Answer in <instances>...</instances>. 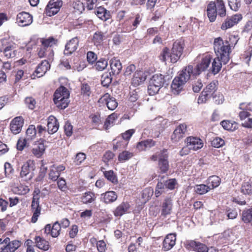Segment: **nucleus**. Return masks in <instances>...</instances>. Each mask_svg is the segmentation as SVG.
Returning <instances> with one entry per match:
<instances>
[{
	"mask_svg": "<svg viewBox=\"0 0 252 252\" xmlns=\"http://www.w3.org/2000/svg\"><path fill=\"white\" fill-rule=\"evenodd\" d=\"M211 60V56L206 55L202 58L196 67H193L191 65L185 67L178 76L172 81L171 86L172 92L176 94H179L183 90L185 84L191 77L199 75L201 72L208 68Z\"/></svg>",
	"mask_w": 252,
	"mask_h": 252,
	"instance_id": "nucleus-1",
	"label": "nucleus"
},
{
	"mask_svg": "<svg viewBox=\"0 0 252 252\" xmlns=\"http://www.w3.org/2000/svg\"><path fill=\"white\" fill-rule=\"evenodd\" d=\"M184 48V43L182 40H177L173 44L171 51L167 47L163 49L159 58L160 61L165 62L167 58H170L172 63H176L181 57Z\"/></svg>",
	"mask_w": 252,
	"mask_h": 252,
	"instance_id": "nucleus-2",
	"label": "nucleus"
},
{
	"mask_svg": "<svg viewBox=\"0 0 252 252\" xmlns=\"http://www.w3.org/2000/svg\"><path fill=\"white\" fill-rule=\"evenodd\" d=\"M214 49L217 57L221 59L223 64L227 63L229 61V54L231 52L228 41H224L220 37L216 38L214 41Z\"/></svg>",
	"mask_w": 252,
	"mask_h": 252,
	"instance_id": "nucleus-3",
	"label": "nucleus"
},
{
	"mask_svg": "<svg viewBox=\"0 0 252 252\" xmlns=\"http://www.w3.org/2000/svg\"><path fill=\"white\" fill-rule=\"evenodd\" d=\"M69 96V93L67 89L61 86L54 93V102L58 108L64 109L68 106Z\"/></svg>",
	"mask_w": 252,
	"mask_h": 252,
	"instance_id": "nucleus-4",
	"label": "nucleus"
},
{
	"mask_svg": "<svg viewBox=\"0 0 252 252\" xmlns=\"http://www.w3.org/2000/svg\"><path fill=\"white\" fill-rule=\"evenodd\" d=\"M164 83V76L161 74H156L151 78L148 88L150 95H154L159 91Z\"/></svg>",
	"mask_w": 252,
	"mask_h": 252,
	"instance_id": "nucleus-5",
	"label": "nucleus"
},
{
	"mask_svg": "<svg viewBox=\"0 0 252 252\" xmlns=\"http://www.w3.org/2000/svg\"><path fill=\"white\" fill-rule=\"evenodd\" d=\"M31 207L32 213L31 222L35 223L41 214V207L39 205V197L37 194H33Z\"/></svg>",
	"mask_w": 252,
	"mask_h": 252,
	"instance_id": "nucleus-6",
	"label": "nucleus"
},
{
	"mask_svg": "<svg viewBox=\"0 0 252 252\" xmlns=\"http://www.w3.org/2000/svg\"><path fill=\"white\" fill-rule=\"evenodd\" d=\"M33 22V17L29 13L21 12L19 13L16 16V23L21 27L30 26Z\"/></svg>",
	"mask_w": 252,
	"mask_h": 252,
	"instance_id": "nucleus-7",
	"label": "nucleus"
},
{
	"mask_svg": "<svg viewBox=\"0 0 252 252\" xmlns=\"http://www.w3.org/2000/svg\"><path fill=\"white\" fill-rule=\"evenodd\" d=\"M3 244H4L1 248L0 252H14L21 246V243L18 240L10 241L8 237H6L2 241Z\"/></svg>",
	"mask_w": 252,
	"mask_h": 252,
	"instance_id": "nucleus-8",
	"label": "nucleus"
},
{
	"mask_svg": "<svg viewBox=\"0 0 252 252\" xmlns=\"http://www.w3.org/2000/svg\"><path fill=\"white\" fill-rule=\"evenodd\" d=\"M32 167L31 161H27L21 167L20 177L25 181L31 180L33 177V173L32 172Z\"/></svg>",
	"mask_w": 252,
	"mask_h": 252,
	"instance_id": "nucleus-9",
	"label": "nucleus"
},
{
	"mask_svg": "<svg viewBox=\"0 0 252 252\" xmlns=\"http://www.w3.org/2000/svg\"><path fill=\"white\" fill-rule=\"evenodd\" d=\"M62 5L63 2L61 0H51L46 8V14L49 16L56 14Z\"/></svg>",
	"mask_w": 252,
	"mask_h": 252,
	"instance_id": "nucleus-10",
	"label": "nucleus"
},
{
	"mask_svg": "<svg viewBox=\"0 0 252 252\" xmlns=\"http://www.w3.org/2000/svg\"><path fill=\"white\" fill-rule=\"evenodd\" d=\"M187 131V125L185 124L179 125L173 131L171 139L173 142L176 143L182 139Z\"/></svg>",
	"mask_w": 252,
	"mask_h": 252,
	"instance_id": "nucleus-11",
	"label": "nucleus"
},
{
	"mask_svg": "<svg viewBox=\"0 0 252 252\" xmlns=\"http://www.w3.org/2000/svg\"><path fill=\"white\" fill-rule=\"evenodd\" d=\"M158 167L162 173H165L169 169L168 154L166 150H163L158 154Z\"/></svg>",
	"mask_w": 252,
	"mask_h": 252,
	"instance_id": "nucleus-12",
	"label": "nucleus"
},
{
	"mask_svg": "<svg viewBox=\"0 0 252 252\" xmlns=\"http://www.w3.org/2000/svg\"><path fill=\"white\" fill-rule=\"evenodd\" d=\"M186 142L189 148L193 151H197L203 146L202 140L197 137H189L186 139Z\"/></svg>",
	"mask_w": 252,
	"mask_h": 252,
	"instance_id": "nucleus-13",
	"label": "nucleus"
},
{
	"mask_svg": "<svg viewBox=\"0 0 252 252\" xmlns=\"http://www.w3.org/2000/svg\"><path fill=\"white\" fill-rule=\"evenodd\" d=\"M50 64L49 62L44 60L42 61L37 67L34 72L32 75V79H35V77L38 78L43 76L47 70L50 68Z\"/></svg>",
	"mask_w": 252,
	"mask_h": 252,
	"instance_id": "nucleus-14",
	"label": "nucleus"
},
{
	"mask_svg": "<svg viewBox=\"0 0 252 252\" xmlns=\"http://www.w3.org/2000/svg\"><path fill=\"white\" fill-rule=\"evenodd\" d=\"M24 124V119L21 116L15 117L10 123V127L11 132L17 134L20 133Z\"/></svg>",
	"mask_w": 252,
	"mask_h": 252,
	"instance_id": "nucleus-15",
	"label": "nucleus"
},
{
	"mask_svg": "<svg viewBox=\"0 0 252 252\" xmlns=\"http://www.w3.org/2000/svg\"><path fill=\"white\" fill-rule=\"evenodd\" d=\"M61 224L59 221H56L51 226L50 224H48L44 227V233L46 234H51L53 237H57L60 234Z\"/></svg>",
	"mask_w": 252,
	"mask_h": 252,
	"instance_id": "nucleus-16",
	"label": "nucleus"
},
{
	"mask_svg": "<svg viewBox=\"0 0 252 252\" xmlns=\"http://www.w3.org/2000/svg\"><path fill=\"white\" fill-rule=\"evenodd\" d=\"M101 102H104L107 108L111 110H115L118 106L116 99L108 93L104 94L100 99Z\"/></svg>",
	"mask_w": 252,
	"mask_h": 252,
	"instance_id": "nucleus-17",
	"label": "nucleus"
},
{
	"mask_svg": "<svg viewBox=\"0 0 252 252\" xmlns=\"http://www.w3.org/2000/svg\"><path fill=\"white\" fill-rule=\"evenodd\" d=\"M176 240V234L170 233L168 234L165 238L162 243V249L165 251L171 249L175 245Z\"/></svg>",
	"mask_w": 252,
	"mask_h": 252,
	"instance_id": "nucleus-18",
	"label": "nucleus"
},
{
	"mask_svg": "<svg viewBox=\"0 0 252 252\" xmlns=\"http://www.w3.org/2000/svg\"><path fill=\"white\" fill-rule=\"evenodd\" d=\"M173 208V201L170 198H165L162 203L161 215L166 217L171 214Z\"/></svg>",
	"mask_w": 252,
	"mask_h": 252,
	"instance_id": "nucleus-19",
	"label": "nucleus"
},
{
	"mask_svg": "<svg viewBox=\"0 0 252 252\" xmlns=\"http://www.w3.org/2000/svg\"><path fill=\"white\" fill-rule=\"evenodd\" d=\"M79 40L77 37L72 38L68 42L65 47L64 54L65 55H70L78 48Z\"/></svg>",
	"mask_w": 252,
	"mask_h": 252,
	"instance_id": "nucleus-20",
	"label": "nucleus"
},
{
	"mask_svg": "<svg viewBox=\"0 0 252 252\" xmlns=\"http://www.w3.org/2000/svg\"><path fill=\"white\" fill-rule=\"evenodd\" d=\"M59 127V124L57 119L53 116H50L48 118L47 129L49 134L56 132Z\"/></svg>",
	"mask_w": 252,
	"mask_h": 252,
	"instance_id": "nucleus-21",
	"label": "nucleus"
},
{
	"mask_svg": "<svg viewBox=\"0 0 252 252\" xmlns=\"http://www.w3.org/2000/svg\"><path fill=\"white\" fill-rule=\"evenodd\" d=\"M146 73L143 71H137L135 72L132 79L131 83L133 86L136 87L143 83L146 79Z\"/></svg>",
	"mask_w": 252,
	"mask_h": 252,
	"instance_id": "nucleus-22",
	"label": "nucleus"
},
{
	"mask_svg": "<svg viewBox=\"0 0 252 252\" xmlns=\"http://www.w3.org/2000/svg\"><path fill=\"white\" fill-rule=\"evenodd\" d=\"M250 113L245 110H243L239 113V116L242 121V125L244 127H252V118H250Z\"/></svg>",
	"mask_w": 252,
	"mask_h": 252,
	"instance_id": "nucleus-23",
	"label": "nucleus"
},
{
	"mask_svg": "<svg viewBox=\"0 0 252 252\" xmlns=\"http://www.w3.org/2000/svg\"><path fill=\"white\" fill-rule=\"evenodd\" d=\"M118 198L117 193L114 191H108L101 194L100 199L106 204L115 201Z\"/></svg>",
	"mask_w": 252,
	"mask_h": 252,
	"instance_id": "nucleus-24",
	"label": "nucleus"
},
{
	"mask_svg": "<svg viewBox=\"0 0 252 252\" xmlns=\"http://www.w3.org/2000/svg\"><path fill=\"white\" fill-rule=\"evenodd\" d=\"M45 147L42 142H36L33 145L32 149V154L37 158H39L44 153Z\"/></svg>",
	"mask_w": 252,
	"mask_h": 252,
	"instance_id": "nucleus-25",
	"label": "nucleus"
},
{
	"mask_svg": "<svg viewBox=\"0 0 252 252\" xmlns=\"http://www.w3.org/2000/svg\"><path fill=\"white\" fill-rule=\"evenodd\" d=\"M110 65L111 67V73L113 75H117L121 72L122 65L119 60L116 59H112L110 61Z\"/></svg>",
	"mask_w": 252,
	"mask_h": 252,
	"instance_id": "nucleus-26",
	"label": "nucleus"
},
{
	"mask_svg": "<svg viewBox=\"0 0 252 252\" xmlns=\"http://www.w3.org/2000/svg\"><path fill=\"white\" fill-rule=\"evenodd\" d=\"M215 2H210L207 6V14L210 22H214L216 20L217 12L215 8Z\"/></svg>",
	"mask_w": 252,
	"mask_h": 252,
	"instance_id": "nucleus-27",
	"label": "nucleus"
},
{
	"mask_svg": "<svg viewBox=\"0 0 252 252\" xmlns=\"http://www.w3.org/2000/svg\"><path fill=\"white\" fill-rule=\"evenodd\" d=\"M2 52L4 56L7 59L15 57L17 54V51L13 43H10L8 46H6Z\"/></svg>",
	"mask_w": 252,
	"mask_h": 252,
	"instance_id": "nucleus-28",
	"label": "nucleus"
},
{
	"mask_svg": "<svg viewBox=\"0 0 252 252\" xmlns=\"http://www.w3.org/2000/svg\"><path fill=\"white\" fill-rule=\"evenodd\" d=\"M130 206L126 202H123L120 204L114 212L115 216H121L126 213L127 212Z\"/></svg>",
	"mask_w": 252,
	"mask_h": 252,
	"instance_id": "nucleus-29",
	"label": "nucleus"
},
{
	"mask_svg": "<svg viewBox=\"0 0 252 252\" xmlns=\"http://www.w3.org/2000/svg\"><path fill=\"white\" fill-rule=\"evenodd\" d=\"M222 63L220 58L218 57L215 58L210 68V71L214 75L217 74L220 70Z\"/></svg>",
	"mask_w": 252,
	"mask_h": 252,
	"instance_id": "nucleus-30",
	"label": "nucleus"
},
{
	"mask_svg": "<svg viewBox=\"0 0 252 252\" xmlns=\"http://www.w3.org/2000/svg\"><path fill=\"white\" fill-rule=\"evenodd\" d=\"M35 242L36 247L39 249L46 251L49 249L50 246L48 241L40 236H37L35 238Z\"/></svg>",
	"mask_w": 252,
	"mask_h": 252,
	"instance_id": "nucleus-31",
	"label": "nucleus"
},
{
	"mask_svg": "<svg viewBox=\"0 0 252 252\" xmlns=\"http://www.w3.org/2000/svg\"><path fill=\"white\" fill-rule=\"evenodd\" d=\"M215 2V8L218 15L220 17H224L226 15V9L224 3L222 0H216Z\"/></svg>",
	"mask_w": 252,
	"mask_h": 252,
	"instance_id": "nucleus-32",
	"label": "nucleus"
},
{
	"mask_svg": "<svg viewBox=\"0 0 252 252\" xmlns=\"http://www.w3.org/2000/svg\"><path fill=\"white\" fill-rule=\"evenodd\" d=\"M95 194L91 191L86 192L81 197V201L84 204L91 203L95 200Z\"/></svg>",
	"mask_w": 252,
	"mask_h": 252,
	"instance_id": "nucleus-33",
	"label": "nucleus"
},
{
	"mask_svg": "<svg viewBox=\"0 0 252 252\" xmlns=\"http://www.w3.org/2000/svg\"><path fill=\"white\" fill-rule=\"evenodd\" d=\"M242 219L245 223H252V206L245 209L242 214Z\"/></svg>",
	"mask_w": 252,
	"mask_h": 252,
	"instance_id": "nucleus-34",
	"label": "nucleus"
},
{
	"mask_svg": "<svg viewBox=\"0 0 252 252\" xmlns=\"http://www.w3.org/2000/svg\"><path fill=\"white\" fill-rule=\"evenodd\" d=\"M95 14L100 19L106 21L109 19L110 15L109 12L102 7H98L94 11Z\"/></svg>",
	"mask_w": 252,
	"mask_h": 252,
	"instance_id": "nucleus-35",
	"label": "nucleus"
},
{
	"mask_svg": "<svg viewBox=\"0 0 252 252\" xmlns=\"http://www.w3.org/2000/svg\"><path fill=\"white\" fill-rule=\"evenodd\" d=\"M220 179L217 176H212L207 180V184L210 187L211 189L218 187L220 183Z\"/></svg>",
	"mask_w": 252,
	"mask_h": 252,
	"instance_id": "nucleus-36",
	"label": "nucleus"
},
{
	"mask_svg": "<svg viewBox=\"0 0 252 252\" xmlns=\"http://www.w3.org/2000/svg\"><path fill=\"white\" fill-rule=\"evenodd\" d=\"M241 192L245 194H252V179L243 184L241 187Z\"/></svg>",
	"mask_w": 252,
	"mask_h": 252,
	"instance_id": "nucleus-37",
	"label": "nucleus"
},
{
	"mask_svg": "<svg viewBox=\"0 0 252 252\" xmlns=\"http://www.w3.org/2000/svg\"><path fill=\"white\" fill-rule=\"evenodd\" d=\"M195 191L198 194H204L210 189V187L204 184L197 185L194 187Z\"/></svg>",
	"mask_w": 252,
	"mask_h": 252,
	"instance_id": "nucleus-38",
	"label": "nucleus"
},
{
	"mask_svg": "<svg viewBox=\"0 0 252 252\" xmlns=\"http://www.w3.org/2000/svg\"><path fill=\"white\" fill-rule=\"evenodd\" d=\"M220 124L224 129L230 131H233L236 129L237 126L235 122H232L230 121L224 120L222 121Z\"/></svg>",
	"mask_w": 252,
	"mask_h": 252,
	"instance_id": "nucleus-39",
	"label": "nucleus"
},
{
	"mask_svg": "<svg viewBox=\"0 0 252 252\" xmlns=\"http://www.w3.org/2000/svg\"><path fill=\"white\" fill-rule=\"evenodd\" d=\"M118 118L117 114L113 113L110 115L108 116V117L106 119L104 125V127L105 129H107L111 126V125H113L115 123V121Z\"/></svg>",
	"mask_w": 252,
	"mask_h": 252,
	"instance_id": "nucleus-40",
	"label": "nucleus"
},
{
	"mask_svg": "<svg viewBox=\"0 0 252 252\" xmlns=\"http://www.w3.org/2000/svg\"><path fill=\"white\" fill-rule=\"evenodd\" d=\"M36 133V129L33 125L29 126L26 131V138L28 140H32L35 136Z\"/></svg>",
	"mask_w": 252,
	"mask_h": 252,
	"instance_id": "nucleus-41",
	"label": "nucleus"
},
{
	"mask_svg": "<svg viewBox=\"0 0 252 252\" xmlns=\"http://www.w3.org/2000/svg\"><path fill=\"white\" fill-rule=\"evenodd\" d=\"M30 189L29 187L22 184L18 185L14 188V191L17 194L23 195L29 192Z\"/></svg>",
	"mask_w": 252,
	"mask_h": 252,
	"instance_id": "nucleus-42",
	"label": "nucleus"
},
{
	"mask_svg": "<svg viewBox=\"0 0 252 252\" xmlns=\"http://www.w3.org/2000/svg\"><path fill=\"white\" fill-rule=\"evenodd\" d=\"M107 65V61L104 59H100L96 62L94 66L97 70L102 71L106 68Z\"/></svg>",
	"mask_w": 252,
	"mask_h": 252,
	"instance_id": "nucleus-43",
	"label": "nucleus"
},
{
	"mask_svg": "<svg viewBox=\"0 0 252 252\" xmlns=\"http://www.w3.org/2000/svg\"><path fill=\"white\" fill-rule=\"evenodd\" d=\"M105 177L113 184H117L118 180L116 175L112 170L106 171L104 172Z\"/></svg>",
	"mask_w": 252,
	"mask_h": 252,
	"instance_id": "nucleus-44",
	"label": "nucleus"
},
{
	"mask_svg": "<svg viewBox=\"0 0 252 252\" xmlns=\"http://www.w3.org/2000/svg\"><path fill=\"white\" fill-rule=\"evenodd\" d=\"M216 90V84L212 82L208 84L203 90V93L208 94L211 97Z\"/></svg>",
	"mask_w": 252,
	"mask_h": 252,
	"instance_id": "nucleus-45",
	"label": "nucleus"
},
{
	"mask_svg": "<svg viewBox=\"0 0 252 252\" xmlns=\"http://www.w3.org/2000/svg\"><path fill=\"white\" fill-rule=\"evenodd\" d=\"M133 156L132 153L129 151H125L121 153L118 157V159L120 162H124L128 160Z\"/></svg>",
	"mask_w": 252,
	"mask_h": 252,
	"instance_id": "nucleus-46",
	"label": "nucleus"
},
{
	"mask_svg": "<svg viewBox=\"0 0 252 252\" xmlns=\"http://www.w3.org/2000/svg\"><path fill=\"white\" fill-rule=\"evenodd\" d=\"M57 40L53 37H49L47 39H42V45L49 49L56 44Z\"/></svg>",
	"mask_w": 252,
	"mask_h": 252,
	"instance_id": "nucleus-47",
	"label": "nucleus"
},
{
	"mask_svg": "<svg viewBox=\"0 0 252 252\" xmlns=\"http://www.w3.org/2000/svg\"><path fill=\"white\" fill-rule=\"evenodd\" d=\"M228 5L231 9L235 11L239 10L241 7V0H228Z\"/></svg>",
	"mask_w": 252,
	"mask_h": 252,
	"instance_id": "nucleus-48",
	"label": "nucleus"
},
{
	"mask_svg": "<svg viewBox=\"0 0 252 252\" xmlns=\"http://www.w3.org/2000/svg\"><path fill=\"white\" fill-rule=\"evenodd\" d=\"M111 72L109 74L105 73L101 76V84L103 86H108L112 81V77H111Z\"/></svg>",
	"mask_w": 252,
	"mask_h": 252,
	"instance_id": "nucleus-49",
	"label": "nucleus"
},
{
	"mask_svg": "<svg viewBox=\"0 0 252 252\" xmlns=\"http://www.w3.org/2000/svg\"><path fill=\"white\" fill-rule=\"evenodd\" d=\"M198 242L193 240H187L185 243V247L186 249L190 251H196Z\"/></svg>",
	"mask_w": 252,
	"mask_h": 252,
	"instance_id": "nucleus-50",
	"label": "nucleus"
},
{
	"mask_svg": "<svg viewBox=\"0 0 252 252\" xmlns=\"http://www.w3.org/2000/svg\"><path fill=\"white\" fill-rule=\"evenodd\" d=\"M55 169V168H53L51 167L48 174L49 179L54 182L56 181L60 176V173Z\"/></svg>",
	"mask_w": 252,
	"mask_h": 252,
	"instance_id": "nucleus-51",
	"label": "nucleus"
},
{
	"mask_svg": "<svg viewBox=\"0 0 252 252\" xmlns=\"http://www.w3.org/2000/svg\"><path fill=\"white\" fill-rule=\"evenodd\" d=\"M52 50L50 48H47L41 45V46L38 49V55L39 58H42L45 57L47 55V53L49 52L50 53H52Z\"/></svg>",
	"mask_w": 252,
	"mask_h": 252,
	"instance_id": "nucleus-52",
	"label": "nucleus"
},
{
	"mask_svg": "<svg viewBox=\"0 0 252 252\" xmlns=\"http://www.w3.org/2000/svg\"><path fill=\"white\" fill-rule=\"evenodd\" d=\"M103 34L100 32H95L93 36V40L95 44H100L103 40Z\"/></svg>",
	"mask_w": 252,
	"mask_h": 252,
	"instance_id": "nucleus-53",
	"label": "nucleus"
},
{
	"mask_svg": "<svg viewBox=\"0 0 252 252\" xmlns=\"http://www.w3.org/2000/svg\"><path fill=\"white\" fill-rule=\"evenodd\" d=\"M212 145L216 148H220L224 145V141L221 138L216 137L211 142Z\"/></svg>",
	"mask_w": 252,
	"mask_h": 252,
	"instance_id": "nucleus-54",
	"label": "nucleus"
},
{
	"mask_svg": "<svg viewBox=\"0 0 252 252\" xmlns=\"http://www.w3.org/2000/svg\"><path fill=\"white\" fill-rule=\"evenodd\" d=\"M28 141L26 138H20L17 143V149L19 151H22L26 147L27 142Z\"/></svg>",
	"mask_w": 252,
	"mask_h": 252,
	"instance_id": "nucleus-55",
	"label": "nucleus"
},
{
	"mask_svg": "<svg viewBox=\"0 0 252 252\" xmlns=\"http://www.w3.org/2000/svg\"><path fill=\"white\" fill-rule=\"evenodd\" d=\"M234 24L229 18H227L225 21L222 24L221 29L222 30H226L234 26Z\"/></svg>",
	"mask_w": 252,
	"mask_h": 252,
	"instance_id": "nucleus-56",
	"label": "nucleus"
},
{
	"mask_svg": "<svg viewBox=\"0 0 252 252\" xmlns=\"http://www.w3.org/2000/svg\"><path fill=\"white\" fill-rule=\"evenodd\" d=\"M81 93L84 95L90 96L91 91V88L88 84L86 83H83L81 87Z\"/></svg>",
	"mask_w": 252,
	"mask_h": 252,
	"instance_id": "nucleus-57",
	"label": "nucleus"
},
{
	"mask_svg": "<svg viewBox=\"0 0 252 252\" xmlns=\"http://www.w3.org/2000/svg\"><path fill=\"white\" fill-rule=\"evenodd\" d=\"M86 158V155L83 153H79L76 155L74 162L76 164H80Z\"/></svg>",
	"mask_w": 252,
	"mask_h": 252,
	"instance_id": "nucleus-58",
	"label": "nucleus"
},
{
	"mask_svg": "<svg viewBox=\"0 0 252 252\" xmlns=\"http://www.w3.org/2000/svg\"><path fill=\"white\" fill-rule=\"evenodd\" d=\"M4 167L5 176L9 177V176L13 173L14 171L11 165L8 162H6L4 164Z\"/></svg>",
	"mask_w": 252,
	"mask_h": 252,
	"instance_id": "nucleus-59",
	"label": "nucleus"
},
{
	"mask_svg": "<svg viewBox=\"0 0 252 252\" xmlns=\"http://www.w3.org/2000/svg\"><path fill=\"white\" fill-rule=\"evenodd\" d=\"M203 87V84L200 80L195 81L192 84V90L194 93H198Z\"/></svg>",
	"mask_w": 252,
	"mask_h": 252,
	"instance_id": "nucleus-60",
	"label": "nucleus"
},
{
	"mask_svg": "<svg viewBox=\"0 0 252 252\" xmlns=\"http://www.w3.org/2000/svg\"><path fill=\"white\" fill-rule=\"evenodd\" d=\"M25 103L26 105L31 109L32 110L34 108L35 104V100L31 97H26L25 100Z\"/></svg>",
	"mask_w": 252,
	"mask_h": 252,
	"instance_id": "nucleus-61",
	"label": "nucleus"
},
{
	"mask_svg": "<svg viewBox=\"0 0 252 252\" xmlns=\"http://www.w3.org/2000/svg\"><path fill=\"white\" fill-rule=\"evenodd\" d=\"M64 132L65 135L70 137L72 134L73 126L70 123L66 122L64 126Z\"/></svg>",
	"mask_w": 252,
	"mask_h": 252,
	"instance_id": "nucleus-62",
	"label": "nucleus"
},
{
	"mask_svg": "<svg viewBox=\"0 0 252 252\" xmlns=\"http://www.w3.org/2000/svg\"><path fill=\"white\" fill-rule=\"evenodd\" d=\"M252 56V47H250L243 55V58L245 59V62L247 64H249V62L251 60V58Z\"/></svg>",
	"mask_w": 252,
	"mask_h": 252,
	"instance_id": "nucleus-63",
	"label": "nucleus"
},
{
	"mask_svg": "<svg viewBox=\"0 0 252 252\" xmlns=\"http://www.w3.org/2000/svg\"><path fill=\"white\" fill-rule=\"evenodd\" d=\"M87 59L89 63L93 64L96 61L97 57L94 52L89 51L87 53Z\"/></svg>",
	"mask_w": 252,
	"mask_h": 252,
	"instance_id": "nucleus-64",
	"label": "nucleus"
}]
</instances>
